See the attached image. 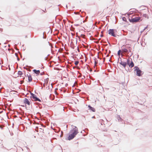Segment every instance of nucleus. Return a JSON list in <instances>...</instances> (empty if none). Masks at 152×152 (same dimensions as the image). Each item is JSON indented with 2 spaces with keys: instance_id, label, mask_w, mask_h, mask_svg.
I'll use <instances>...</instances> for the list:
<instances>
[{
  "instance_id": "obj_40",
  "label": "nucleus",
  "mask_w": 152,
  "mask_h": 152,
  "mask_svg": "<svg viewBox=\"0 0 152 152\" xmlns=\"http://www.w3.org/2000/svg\"><path fill=\"white\" fill-rule=\"evenodd\" d=\"M66 8H68L67 5H66Z\"/></svg>"
},
{
  "instance_id": "obj_39",
  "label": "nucleus",
  "mask_w": 152,
  "mask_h": 152,
  "mask_svg": "<svg viewBox=\"0 0 152 152\" xmlns=\"http://www.w3.org/2000/svg\"><path fill=\"white\" fill-rule=\"evenodd\" d=\"M15 55L16 56H17V53H15Z\"/></svg>"
},
{
  "instance_id": "obj_31",
  "label": "nucleus",
  "mask_w": 152,
  "mask_h": 152,
  "mask_svg": "<svg viewBox=\"0 0 152 152\" xmlns=\"http://www.w3.org/2000/svg\"><path fill=\"white\" fill-rule=\"evenodd\" d=\"M129 52H131V50L130 49H129L128 50V52L129 53Z\"/></svg>"
},
{
  "instance_id": "obj_1",
  "label": "nucleus",
  "mask_w": 152,
  "mask_h": 152,
  "mask_svg": "<svg viewBox=\"0 0 152 152\" xmlns=\"http://www.w3.org/2000/svg\"><path fill=\"white\" fill-rule=\"evenodd\" d=\"M75 127L74 129L71 130V133L69 135L67 139L69 140H70L73 139L78 133L77 127L76 126H75Z\"/></svg>"
},
{
  "instance_id": "obj_28",
  "label": "nucleus",
  "mask_w": 152,
  "mask_h": 152,
  "mask_svg": "<svg viewBox=\"0 0 152 152\" xmlns=\"http://www.w3.org/2000/svg\"><path fill=\"white\" fill-rule=\"evenodd\" d=\"M121 58L120 57V56H119V58H118V62H119V60H120V59H121Z\"/></svg>"
},
{
  "instance_id": "obj_30",
  "label": "nucleus",
  "mask_w": 152,
  "mask_h": 152,
  "mask_svg": "<svg viewBox=\"0 0 152 152\" xmlns=\"http://www.w3.org/2000/svg\"><path fill=\"white\" fill-rule=\"evenodd\" d=\"M45 32H43V35H44V34ZM43 39H45V38L44 37V35L43 36Z\"/></svg>"
},
{
  "instance_id": "obj_7",
  "label": "nucleus",
  "mask_w": 152,
  "mask_h": 152,
  "mask_svg": "<svg viewBox=\"0 0 152 152\" xmlns=\"http://www.w3.org/2000/svg\"><path fill=\"white\" fill-rule=\"evenodd\" d=\"M32 99L34 101L41 102V100L37 97L36 95Z\"/></svg>"
},
{
  "instance_id": "obj_21",
  "label": "nucleus",
  "mask_w": 152,
  "mask_h": 152,
  "mask_svg": "<svg viewBox=\"0 0 152 152\" xmlns=\"http://www.w3.org/2000/svg\"><path fill=\"white\" fill-rule=\"evenodd\" d=\"M79 62L78 61H76L75 62V65H77L79 64Z\"/></svg>"
},
{
  "instance_id": "obj_55",
  "label": "nucleus",
  "mask_w": 152,
  "mask_h": 152,
  "mask_svg": "<svg viewBox=\"0 0 152 152\" xmlns=\"http://www.w3.org/2000/svg\"><path fill=\"white\" fill-rule=\"evenodd\" d=\"M42 11H43V12H45V11H44V10H42Z\"/></svg>"
},
{
  "instance_id": "obj_16",
  "label": "nucleus",
  "mask_w": 152,
  "mask_h": 152,
  "mask_svg": "<svg viewBox=\"0 0 152 152\" xmlns=\"http://www.w3.org/2000/svg\"><path fill=\"white\" fill-rule=\"evenodd\" d=\"M118 120L119 121H123V119L121 118L119 115L118 116Z\"/></svg>"
},
{
  "instance_id": "obj_25",
  "label": "nucleus",
  "mask_w": 152,
  "mask_h": 152,
  "mask_svg": "<svg viewBox=\"0 0 152 152\" xmlns=\"http://www.w3.org/2000/svg\"><path fill=\"white\" fill-rule=\"evenodd\" d=\"M16 57L17 58V60L18 61H19L20 60L19 58L18 57V56H16Z\"/></svg>"
},
{
  "instance_id": "obj_23",
  "label": "nucleus",
  "mask_w": 152,
  "mask_h": 152,
  "mask_svg": "<svg viewBox=\"0 0 152 152\" xmlns=\"http://www.w3.org/2000/svg\"><path fill=\"white\" fill-rule=\"evenodd\" d=\"M148 26H147L146 27H145L142 30V31H143L145 30L146 29H147L148 27Z\"/></svg>"
},
{
  "instance_id": "obj_47",
  "label": "nucleus",
  "mask_w": 152,
  "mask_h": 152,
  "mask_svg": "<svg viewBox=\"0 0 152 152\" xmlns=\"http://www.w3.org/2000/svg\"><path fill=\"white\" fill-rule=\"evenodd\" d=\"M67 85H68V84H66L65 86H66Z\"/></svg>"
},
{
  "instance_id": "obj_43",
  "label": "nucleus",
  "mask_w": 152,
  "mask_h": 152,
  "mask_svg": "<svg viewBox=\"0 0 152 152\" xmlns=\"http://www.w3.org/2000/svg\"><path fill=\"white\" fill-rule=\"evenodd\" d=\"M132 54H131L130 55V57H131V56H132Z\"/></svg>"
},
{
  "instance_id": "obj_20",
  "label": "nucleus",
  "mask_w": 152,
  "mask_h": 152,
  "mask_svg": "<svg viewBox=\"0 0 152 152\" xmlns=\"http://www.w3.org/2000/svg\"><path fill=\"white\" fill-rule=\"evenodd\" d=\"M122 19L123 21L125 22H127L126 19L125 17H123Z\"/></svg>"
},
{
  "instance_id": "obj_50",
  "label": "nucleus",
  "mask_w": 152,
  "mask_h": 152,
  "mask_svg": "<svg viewBox=\"0 0 152 152\" xmlns=\"http://www.w3.org/2000/svg\"><path fill=\"white\" fill-rule=\"evenodd\" d=\"M77 39H76V43H77Z\"/></svg>"
},
{
  "instance_id": "obj_36",
  "label": "nucleus",
  "mask_w": 152,
  "mask_h": 152,
  "mask_svg": "<svg viewBox=\"0 0 152 152\" xmlns=\"http://www.w3.org/2000/svg\"><path fill=\"white\" fill-rule=\"evenodd\" d=\"M95 118V116H92V118Z\"/></svg>"
},
{
  "instance_id": "obj_22",
  "label": "nucleus",
  "mask_w": 152,
  "mask_h": 152,
  "mask_svg": "<svg viewBox=\"0 0 152 152\" xmlns=\"http://www.w3.org/2000/svg\"><path fill=\"white\" fill-rule=\"evenodd\" d=\"M104 121L102 119V120H101L100 121V122L101 123V125H102L103 124H102V123Z\"/></svg>"
},
{
  "instance_id": "obj_52",
  "label": "nucleus",
  "mask_w": 152,
  "mask_h": 152,
  "mask_svg": "<svg viewBox=\"0 0 152 152\" xmlns=\"http://www.w3.org/2000/svg\"><path fill=\"white\" fill-rule=\"evenodd\" d=\"M90 71H91H91H92V70H90Z\"/></svg>"
},
{
  "instance_id": "obj_17",
  "label": "nucleus",
  "mask_w": 152,
  "mask_h": 152,
  "mask_svg": "<svg viewBox=\"0 0 152 152\" xmlns=\"http://www.w3.org/2000/svg\"><path fill=\"white\" fill-rule=\"evenodd\" d=\"M130 60L129 59H128L127 60V62H126V63H127V64L128 65H129V64L130 63Z\"/></svg>"
},
{
  "instance_id": "obj_59",
  "label": "nucleus",
  "mask_w": 152,
  "mask_h": 152,
  "mask_svg": "<svg viewBox=\"0 0 152 152\" xmlns=\"http://www.w3.org/2000/svg\"><path fill=\"white\" fill-rule=\"evenodd\" d=\"M143 32L142 31H141V32Z\"/></svg>"
},
{
  "instance_id": "obj_14",
  "label": "nucleus",
  "mask_w": 152,
  "mask_h": 152,
  "mask_svg": "<svg viewBox=\"0 0 152 152\" xmlns=\"http://www.w3.org/2000/svg\"><path fill=\"white\" fill-rule=\"evenodd\" d=\"M30 94L31 95V96H30V98L31 99H32L35 95V94H34L33 93L31 92H30Z\"/></svg>"
},
{
  "instance_id": "obj_37",
  "label": "nucleus",
  "mask_w": 152,
  "mask_h": 152,
  "mask_svg": "<svg viewBox=\"0 0 152 152\" xmlns=\"http://www.w3.org/2000/svg\"><path fill=\"white\" fill-rule=\"evenodd\" d=\"M103 36V35H102V34H101V35H100V37H102Z\"/></svg>"
},
{
  "instance_id": "obj_42",
  "label": "nucleus",
  "mask_w": 152,
  "mask_h": 152,
  "mask_svg": "<svg viewBox=\"0 0 152 152\" xmlns=\"http://www.w3.org/2000/svg\"><path fill=\"white\" fill-rule=\"evenodd\" d=\"M49 55H50L49 54H48V55L47 56V57H48V56H49Z\"/></svg>"
},
{
  "instance_id": "obj_61",
  "label": "nucleus",
  "mask_w": 152,
  "mask_h": 152,
  "mask_svg": "<svg viewBox=\"0 0 152 152\" xmlns=\"http://www.w3.org/2000/svg\"><path fill=\"white\" fill-rule=\"evenodd\" d=\"M81 133H83L82 131H81Z\"/></svg>"
},
{
  "instance_id": "obj_3",
  "label": "nucleus",
  "mask_w": 152,
  "mask_h": 152,
  "mask_svg": "<svg viewBox=\"0 0 152 152\" xmlns=\"http://www.w3.org/2000/svg\"><path fill=\"white\" fill-rule=\"evenodd\" d=\"M141 18L140 17H136L134 18H132L130 19L129 18V22L133 23L139 22Z\"/></svg>"
},
{
  "instance_id": "obj_12",
  "label": "nucleus",
  "mask_w": 152,
  "mask_h": 152,
  "mask_svg": "<svg viewBox=\"0 0 152 152\" xmlns=\"http://www.w3.org/2000/svg\"><path fill=\"white\" fill-rule=\"evenodd\" d=\"M123 50L124 52H126L127 53H129L128 52V50L126 48H124L123 49Z\"/></svg>"
},
{
  "instance_id": "obj_41",
  "label": "nucleus",
  "mask_w": 152,
  "mask_h": 152,
  "mask_svg": "<svg viewBox=\"0 0 152 152\" xmlns=\"http://www.w3.org/2000/svg\"><path fill=\"white\" fill-rule=\"evenodd\" d=\"M54 92H55V94H56V91H55Z\"/></svg>"
},
{
  "instance_id": "obj_27",
  "label": "nucleus",
  "mask_w": 152,
  "mask_h": 152,
  "mask_svg": "<svg viewBox=\"0 0 152 152\" xmlns=\"http://www.w3.org/2000/svg\"><path fill=\"white\" fill-rule=\"evenodd\" d=\"M74 25L76 26H78L80 25L79 24H75Z\"/></svg>"
},
{
  "instance_id": "obj_34",
  "label": "nucleus",
  "mask_w": 152,
  "mask_h": 152,
  "mask_svg": "<svg viewBox=\"0 0 152 152\" xmlns=\"http://www.w3.org/2000/svg\"><path fill=\"white\" fill-rule=\"evenodd\" d=\"M94 64H94V67H95V65H96V61H95Z\"/></svg>"
},
{
  "instance_id": "obj_2",
  "label": "nucleus",
  "mask_w": 152,
  "mask_h": 152,
  "mask_svg": "<svg viewBox=\"0 0 152 152\" xmlns=\"http://www.w3.org/2000/svg\"><path fill=\"white\" fill-rule=\"evenodd\" d=\"M134 68V71L136 72V75L137 76H140L143 74V72L141 71L138 66H136Z\"/></svg>"
},
{
  "instance_id": "obj_44",
  "label": "nucleus",
  "mask_w": 152,
  "mask_h": 152,
  "mask_svg": "<svg viewBox=\"0 0 152 152\" xmlns=\"http://www.w3.org/2000/svg\"><path fill=\"white\" fill-rule=\"evenodd\" d=\"M51 86H52V87L53 88V86H52V83L51 84Z\"/></svg>"
},
{
  "instance_id": "obj_13",
  "label": "nucleus",
  "mask_w": 152,
  "mask_h": 152,
  "mask_svg": "<svg viewBox=\"0 0 152 152\" xmlns=\"http://www.w3.org/2000/svg\"><path fill=\"white\" fill-rule=\"evenodd\" d=\"M30 94L31 95V96H30V98L31 99H32L35 95V94H34L33 93L31 92H30Z\"/></svg>"
},
{
  "instance_id": "obj_18",
  "label": "nucleus",
  "mask_w": 152,
  "mask_h": 152,
  "mask_svg": "<svg viewBox=\"0 0 152 152\" xmlns=\"http://www.w3.org/2000/svg\"><path fill=\"white\" fill-rule=\"evenodd\" d=\"M142 16L143 17H144L145 18L147 17V18H148V15L146 14H143Z\"/></svg>"
},
{
  "instance_id": "obj_35",
  "label": "nucleus",
  "mask_w": 152,
  "mask_h": 152,
  "mask_svg": "<svg viewBox=\"0 0 152 152\" xmlns=\"http://www.w3.org/2000/svg\"><path fill=\"white\" fill-rule=\"evenodd\" d=\"M58 6H60V7H62V6H61L60 4H59Z\"/></svg>"
},
{
  "instance_id": "obj_48",
  "label": "nucleus",
  "mask_w": 152,
  "mask_h": 152,
  "mask_svg": "<svg viewBox=\"0 0 152 152\" xmlns=\"http://www.w3.org/2000/svg\"><path fill=\"white\" fill-rule=\"evenodd\" d=\"M17 44H15V46H17Z\"/></svg>"
},
{
  "instance_id": "obj_54",
  "label": "nucleus",
  "mask_w": 152,
  "mask_h": 152,
  "mask_svg": "<svg viewBox=\"0 0 152 152\" xmlns=\"http://www.w3.org/2000/svg\"><path fill=\"white\" fill-rule=\"evenodd\" d=\"M60 90L61 91H62V90L61 89H60Z\"/></svg>"
},
{
  "instance_id": "obj_24",
  "label": "nucleus",
  "mask_w": 152,
  "mask_h": 152,
  "mask_svg": "<svg viewBox=\"0 0 152 152\" xmlns=\"http://www.w3.org/2000/svg\"><path fill=\"white\" fill-rule=\"evenodd\" d=\"M48 58H48V57L46 56L45 58L44 59L45 61H47Z\"/></svg>"
},
{
  "instance_id": "obj_26",
  "label": "nucleus",
  "mask_w": 152,
  "mask_h": 152,
  "mask_svg": "<svg viewBox=\"0 0 152 152\" xmlns=\"http://www.w3.org/2000/svg\"><path fill=\"white\" fill-rule=\"evenodd\" d=\"M71 47L72 48V49H74V45H71Z\"/></svg>"
},
{
  "instance_id": "obj_10",
  "label": "nucleus",
  "mask_w": 152,
  "mask_h": 152,
  "mask_svg": "<svg viewBox=\"0 0 152 152\" xmlns=\"http://www.w3.org/2000/svg\"><path fill=\"white\" fill-rule=\"evenodd\" d=\"M33 71L34 73L37 75H39L40 72L39 70H37L36 69H34V70H33Z\"/></svg>"
},
{
  "instance_id": "obj_46",
  "label": "nucleus",
  "mask_w": 152,
  "mask_h": 152,
  "mask_svg": "<svg viewBox=\"0 0 152 152\" xmlns=\"http://www.w3.org/2000/svg\"><path fill=\"white\" fill-rule=\"evenodd\" d=\"M104 131H107V130H104Z\"/></svg>"
},
{
  "instance_id": "obj_11",
  "label": "nucleus",
  "mask_w": 152,
  "mask_h": 152,
  "mask_svg": "<svg viewBox=\"0 0 152 152\" xmlns=\"http://www.w3.org/2000/svg\"><path fill=\"white\" fill-rule=\"evenodd\" d=\"M129 66L131 68L133 67L134 66V63L133 62V61H132V59H131V63H130Z\"/></svg>"
},
{
  "instance_id": "obj_15",
  "label": "nucleus",
  "mask_w": 152,
  "mask_h": 152,
  "mask_svg": "<svg viewBox=\"0 0 152 152\" xmlns=\"http://www.w3.org/2000/svg\"><path fill=\"white\" fill-rule=\"evenodd\" d=\"M18 74L19 75H22L23 74V73L21 71H19L18 72Z\"/></svg>"
},
{
  "instance_id": "obj_32",
  "label": "nucleus",
  "mask_w": 152,
  "mask_h": 152,
  "mask_svg": "<svg viewBox=\"0 0 152 152\" xmlns=\"http://www.w3.org/2000/svg\"><path fill=\"white\" fill-rule=\"evenodd\" d=\"M63 136V134H61L60 136V137H62Z\"/></svg>"
},
{
  "instance_id": "obj_49",
  "label": "nucleus",
  "mask_w": 152,
  "mask_h": 152,
  "mask_svg": "<svg viewBox=\"0 0 152 152\" xmlns=\"http://www.w3.org/2000/svg\"><path fill=\"white\" fill-rule=\"evenodd\" d=\"M58 89V88H56L55 89V90H57Z\"/></svg>"
},
{
  "instance_id": "obj_58",
  "label": "nucleus",
  "mask_w": 152,
  "mask_h": 152,
  "mask_svg": "<svg viewBox=\"0 0 152 152\" xmlns=\"http://www.w3.org/2000/svg\"><path fill=\"white\" fill-rule=\"evenodd\" d=\"M24 58H23V60H24Z\"/></svg>"
},
{
  "instance_id": "obj_4",
  "label": "nucleus",
  "mask_w": 152,
  "mask_h": 152,
  "mask_svg": "<svg viewBox=\"0 0 152 152\" xmlns=\"http://www.w3.org/2000/svg\"><path fill=\"white\" fill-rule=\"evenodd\" d=\"M115 32H116V30L114 29H110L108 30V34L115 37H116L117 36V35L115 34Z\"/></svg>"
},
{
  "instance_id": "obj_9",
  "label": "nucleus",
  "mask_w": 152,
  "mask_h": 152,
  "mask_svg": "<svg viewBox=\"0 0 152 152\" xmlns=\"http://www.w3.org/2000/svg\"><path fill=\"white\" fill-rule=\"evenodd\" d=\"M88 109L89 110H90L91 111H92L93 112H95V111H96L95 109L94 108L91 107L90 105H88Z\"/></svg>"
},
{
  "instance_id": "obj_53",
  "label": "nucleus",
  "mask_w": 152,
  "mask_h": 152,
  "mask_svg": "<svg viewBox=\"0 0 152 152\" xmlns=\"http://www.w3.org/2000/svg\"><path fill=\"white\" fill-rule=\"evenodd\" d=\"M98 82L99 83V80H98Z\"/></svg>"
},
{
  "instance_id": "obj_38",
  "label": "nucleus",
  "mask_w": 152,
  "mask_h": 152,
  "mask_svg": "<svg viewBox=\"0 0 152 152\" xmlns=\"http://www.w3.org/2000/svg\"><path fill=\"white\" fill-rule=\"evenodd\" d=\"M45 83H44L43 84V86L44 87H45Z\"/></svg>"
},
{
  "instance_id": "obj_45",
  "label": "nucleus",
  "mask_w": 152,
  "mask_h": 152,
  "mask_svg": "<svg viewBox=\"0 0 152 152\" xmlns=\"http://www.w3.org/2000/svg\"><path fill=\"white\" fill-rule=\"evenodd\" d=\"M51 96V94H50V96Z\"/></svg>"
},
{
  "instance_id": "obj_33",
  "label": "nucleus",
  "mask_w": 152,
  "mask_h": 152,
  "mask_svg": "<svg viewBox=\"0 0 152 152\" xmlns=\"http://www.w3.org/2000/svg\"><path fill=\"white\" fill-rule=\"evenodd\" d=\"M43 73H40V75H43Z\"/></svg>"
},
{
  "instance_id": "obj_57",
  "label": "nucleus",
  "mask_w": 152,
  "mask_h": 152,
  "mask_svg": "<svg viewBox=\"0 0 152 152\" xmlns=\"http://www.w3.org/2000/svg\"><path fill=\"white\" fill-rule=\"evenodd\" d=\"M71 31H72V30L71 29H70Z\"/></svg>"
},
{
  "instance_id": "obj_29",
  "label": "nucleus",
  "mask_w": 152,
  "mask_h": 152,
  "mask_svg": "<svg viewBox=\"0 0 152 152\" xmlns=\"http://www.w3.org/2000/svg\"><path fill=\"white\" fill-rule=\"evenodd\" d=\"M0 31L2 32L3 31V29L0 28Z\"/></svg>"
},
{
  "instance_id": "obj_51",
  "label": "nucleus",
  "mask_w": 152,
  "mask_h": 152,
  "mask_svg": "<svg viewBox=\"0 0 152 152\" xmlns=\"http://www.w3.org/2000/svg\"><path fill=\"white\" fill-rule=\"evenodd\" d=\"M23 68H24V69H26V68H25V67H23Z\"/></svg>"
},
{
  "instance_id": "obj_56",
  "label": "nucleus",
  "mask_w": 152,
  "mask_h": 152,
  "mask_svg": "<svg viewBox=\"0 0 152 152\" xmlns=\"http://www.w3.org/2000/svg\"><path fill=\"white\" fill-rule=\"evenodd\" d=\"M58 11H59V8H58Z\"/></svg>"
},
{
  "instance_id": "obj_5",
  "label": "nucleus",
  "mask_w": 152,
  "mask_h": 152,
  "mask_svg": "<svg viewBox=\"0 0 152 152\" xmlns=\"http://www.w3.org/2000/svg\"><path fill=\"white\" fill-rule=\"evenodd\" d=\"M120 64L122 65L125 68V70L127 71H129V68L128 67L127 69L126 67V65H127V63H126V62L124 61H121V62L119 63Z\"/></svg>"
},
{
  "instance_id": "obj_19",
  "label": "nucleus",
  "mask_w": 152,
  "mask_h": 152,
  "mask_svg": "<svg viewBox=\"0 0 152 152\" xmlns=\"http://www.w3.org/2000/svg\"><path fill=\"white\" fill-rule=\"evenodd\" d=\"M121 52V50L120 49L119 50L117 54L119 56H120Z\"/></svg>"
},
{
  "instance_id": "obj_8",
  "label": "nucleus",
  "mask_w": 152,
  "mask_h": 152,
  "mask_svg": "<svg viewBox=\"0 0 152 152\" xmlns=\"http://www.w3.org/2000/svg\"><path fill=\"white\" fill-rule=\"evenodd\" d=\"M26 77H27L28 78V81L29 82H30L32 81V78L31 77V76L30 75V74H27L26 75Z\"/></svg>"
},
{
  "instance_id": "obj_60",
  "label": "nucleus",
  "mask_w": 152,
  "mask_h": 152,
  "mask_svg": "<svg viewBox=\"0 0 152 152\" xmlns=\"http://www.w3.org/2000/svg\"><path fill=\"white\" fill-rule=\"evenodd\" d=\"M47 79H48V78H47V79H46V80Z\"/></svg>"
},
{
  "instance_id": "obj_6",
  "label": "nucleus",
  "mask_w": 152,
  "mask_h": 152,
  "mask_svg": "<svg viewBox=\"0 0 152 152\" xmlns=\"http://www.w3.org/2000/svg\"><path fill=\"white\" fill-rule=\"evenodd\" d=\"M23 102L25 104H27L28 105H30V102L29 100L27 98H25L23 100Z\"/></svg>"
}]
</instances>
